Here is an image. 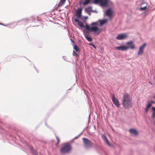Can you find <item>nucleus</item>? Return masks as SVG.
I'll use <instances>...</instances> for the list:
<instances>
[{
  "mask_svg": "<svg viewBox=\"0 0 155 155\" xmlns=\"http://www.w3.org/2000/svg\"><path fill=\"white\" fill-rule=\"evenodd\" d=\"M87 18H88L87 17H85V19H86Z\"/></svg>",
  "mask_w": 155,
  "mask_h": 155,
  "instance_id": "nucleus-34",
  "label": "nucleus"
},
{
  "mask_svg": "<svg viewBox=\"0 0 155 155\" xmlns=\"http://www.w3.org/2000/svg\"><path fill=\"white\" fill-rule=\"evenodd\" d=\"M86 29L90 31H93L94 32H98V34H99L101 30L98 28L97 26H94L90 28L89 25L86 24L85 26Z\"/></svg>",
  "mask_w": 155,
  "mask_h": 155,
  "instance_id": "nucleus-4",
  "label": "nucleus"
},
{
  "mask_svg": "<svg viewBox=\"0 0 155 155\" xmlns=\"http://www.w3.org/2000/svg\"><path fill=\"white\" fill-rule=\"evenodd\" d=\"M89 45H91V46H92V47H93L95 49H96V47H95V45L93 44V43H90L89 44Z\"/></svg>",
  "mask_w": 155,
  "mask_h": 155,
  "instance_id": "nucleus-24",
  "label": "nucleus"
},
{
  "mask_svg": "<svg viewBox=\"0 0 155 155\" xmlns=\"http://www.w3.org/2000/svg\"><path fill=\"white\" fill-rule=\"evenodd\" d=\"M107 145H108L109 146H110V147H111L112 146V145L110 144V143H109V141L107 140Z\"/></svg>",
  "mask_w": 155,
  "mask_h": 155,
  "instance_id": "nucleus-25",
  "label": "nucleus"
},
{
  "mask_svg": "<svg viewBox=\"0 0 155 155\" xmlns=\"http://www.w3.org/2000/svg\"><path fill=\"white\" fill-rule=\"evenodd\" d=\"M71 41H72V42L73 43H74V42L73 40H72V39H71Z\"/></svg>",
  "mask_w": 155,
  "mask_h": 155,
  "instance_id": "nucleus-35",
  "label": "nucleus"
},
{
  "mask_svg": "<svg viewBox=\"0 0 155 155\" xmlns=\"http://www.w3.org/2000/svg\"><path fill=\"white\" fill-rule=\"evenodd\" d=\"M74 49L77 52L80 51L79 48L76 45H74Z\"/></svg>",
  "mask_w": 155,
  "mask_h": 155,
  "instance_id": "nucleus-19",
  "label": "nucleus"
},
{
  "mask_svg": "<svg viewBox=\"0 0 155 155\" xmlns=\"http://www.w3.org/2000/svg\"><path fill=\"white\" fill-rule=\"evenodd\" d=\"M71 145L68 143H65L60 149V151L62 153H68L71 150Z\"/></svg>",
  "mask_w": 155,
  "mask_h": 155,
  "instance_id": "nucleus-3",
  "label": "nucleus"
},
{
  "mask_svg": "<svg viewBox=\"0 0 155 155\" xmlns=\"http://www.w3.org/2000/svg\"><path fill=\"white\" fill-rule=\"evenodd\" d=\"M72 54L75 57H77L78 56V54L76 53L74 51H73Z\"/></svg>",
  "mask_w": 155,
  "mask_h": 155,
  "instance_id": "nucleus-22",
  "label": "nucleus"
},
{
  "mask_svg": "<svg viewBox=\"0 0 155 155\" xmlns=\"http://www.w3.org/2000/svg\"><path fill=\"white\" fill-rule=\"evenodd\" d=\"M33 153H34L35 154L36 153V152L35 151H34V152Z\"/></svg>",
  "mask_w": 155,
  "mask_h": 155,
  "instance_id": "nucleus-33",
  "label": "nucleus"
},
{
  "mask_svg": "<svg viewBox=\"0 0 155 155\" xmlns=\"http://www.w3.org/2000/svg\"><path fill=\"white\" fill-rule=\"evenodd\" d=\"M114 12L111 8L107 9V21H111L114 16Z\"/></svg>",
  "mask_w": 155,
  "mask_h": 155,
  "instance_id": "nucleus-5",
  "label": "nucleus"
},
{
  "mask_svg": "<svg viewBox=\"0 0 155 155\" xmlns=\"http://www.w3.org/2000/svg\"><path fill=\"white\" fill-rule=\"evenodd\" d=\"M146 45V43H144L142 46L140 47L138 51V55H141L143 54L144 49Z\"/></svg>",
  "mask_w": 155,
  "mask_h": 155,
  "instance_id": "nucleus-6",
  "label": "nucleus"
},
{
  "mask_svg": "<svg viewBox=\"0 0 155 155\" xmlns=\"http://www.w3.org/2000/svg\"><path fill=\"white\" fill-rule=\"evenodd\" d=\"M101 138L105 142L107 143V137L105 133L102 134L101 135Z\"/></svg>",
  "mask_w": 155,
  "mask_h": 155,
  "instance_id": "nucleus-17",
  "label": "nucleus"
},
{
  "mask_svg": "<svg viewBox=\"0 0 155 155\" xmlns=\"http://www.w3.org/2000/svg\"><path fill=\"white\" fill-rule=\"evenodd\" d=\"M112 100L115 105L118 107H120V104L118 101L116 99L114 94L113 95Z\"/></svg>",
  "mask_w": 155,
  "mask_h": 155,
  "instance_id": "nucleus-10",
  "label": "nucleus"
},
{
  "mask_svg": "<svg viewBox=\"0 0 155 155\" xmlns=\"http://www.w3.org/2000/svg\"><path fill=\"white\" fill-rule=\"evenodd\" d=\"M91 0H85L83 3V5H86L89 3ZM95 4H100L101 6L107 5V0H94Z\"/></svg>",
  "mask_w": 155,
  "mask_h": 155,
  "instance_id": "nucleus-2",
  "label": "nucleus"
},
{
  "mask_svg": "<svg viewBox=\"0 0 155 155\" xmlns=\"http://www.w3.org/2000/svg\"><path fill=\"white\" fill-rule=\"evenodd\" d=\"M152 117H155V112H153L152 114Z\"/></svg>",
  "mask_w": 155,
  "mask_h": 155,
  "instance_id": "nucleus-28",
  "label": "nucleus"
},
{
  "mask_svg": "<svg viewBox=\"0 0 155 155\" xmlns=\"http://www.w3.org/2000/svg\"><path fill=\"white\" fill-rule=\"evenodd\" d=\"M86 39L89 41H92V39L91 38L89 37L86 36Z\"/></svg>",
  "mask_w": 155,
  "mask_h": 155,
  "instance_id": "nucleus-21",
  "label": "nucleus"
},
{
  "mask_svg": "<svg viewBox=\"0 0 155 155\" xmlns=\"http://www.w3.org/2000/svg\"><path fill=\"white\" fill-rule=\"evenodd\" d=\"M85 11L86 12L90 15V13L92 11V8L91 6H89L86 8L85 9Z\"/></svg>",
  "mask_w": 155,
  "mask_h": 155,
  "instance_id": "nucleus-14",
  "label": "nucleus"
},
{
  "mask_svg": "<svg viewBox=\"0 0 155 155\" xmlns=\"http://www.w3.org/2000/svg\"><path fill=\"white\" fill-rule=\"evenodd\" d=\"M146 7H143V8H140V9L141 10H144L146 9Z\"/></svg>",
  "mask_w": 155,
  "mask_h": 155,
  "instance_id": "nucleus-27",
  "label": "nucleus"
},
{
  "mask_svg": "<svg viewBox=\"0 0 155 155\" xmlns=\"http://www.w3.org/2000/svg\"><path fill=\"white\" fill-rule=\"evenodd\" d=\"M116 49L120 51H126L128 49V48L127 46H121L116 47Z\"/></svg>",
  "mask_w": 155,
  "mask_h": 155,
  "instance_id": "nucleus-9",
  "label": "nucleus"
},
{
  "mask_svg": "<svg viewBox=\"0 0 155 155\" xmlns=\"http://www.w3.org/2000/svg\"><path fill=\"white\" fill-rule=\"evenodd\" d=\"M152 109L153 111H155V107H153L152 108Z\"/></svg>",
  "mask_w": 155,
  "mask_h": 155,
  "instance_id": "nucleus-30",
  "label": "nucleus"
},
{
  "mask_svg": "<svg viewBox=\"0 0 155 155\" xmlns=\"http://www.w3.org/2000/svg\"><path fill=\"white\" fill-rule=\"evenodd\" d=\"M81 12L82 9L81 8L78 9L76 11V16L78 18H80L81 17Z\"/></svg>",
  "mask_w": 155,
  "mask_h": 155,
  "instance_id": "nucleus-13",
  "label": "nucleus"
},
{
  "mask_svg": "<svg viewBox=\"0 0 155 155\" xmlns=\"http://www.w3.org/2000/svg\"><path fill=\"white\" fill-rule=\"evenodd\" d=\"M56 139H57V143L56 144V145H57L58 144V143H59V142H60V140H59V139L58 137H57V136H56Z\"/></svg>",
  "mask_w": 155,
  "mask_h": 155,
  "instance_id": "nucleus-23",
  "label": "nucleus"
},
{
  "mask_svg": "<svg viewBox=\"0 0 155 155\" xmlns=\"http://www.w3.org/2000/svg\"><path fill=\"white\" fill-rule=\"evenodd\" d=\"M98 22L100 23V25L102 26L107 22V19L104 20H99Z\"/></svg>",
  "mask_w": 155,
  "mask_h": 155,
  "instance_id": "nucleus-15",
  "label": "nucleus"
},
{
  "mask_svg": "<svg viewBox=\"0 0 155 155\" xmlns=\"http://www.w3.org/2000/svg\"><path fill=\"white\" fill-rule=\"evenodd\" d=\"M127 37V35L126 34H120L118 35L116 37V39L117 40H122L126 38Z\"/></svg>",
  "mask_w": 155,
  "mask_h": 155,
  "instance_id": "nucleus-8",
  "label": "nucleus"
},
{
  "mask_svg": "<svg viewBox=\"0 0 155 155\" xmlns=\"http://www.w3.org/2000/svg\"><path fill=\"white\" fill-rule=\"evenodd\" d=\"M107 6H108V4L109 2L110 1H109V0H107Z\"/></svg>",
  "mask_w": 155,
  "mask_h": 155,
  "instance_id": "nucleus-31",
  "label": "nucleus"
},
{
  "mask_svg": "<svg viewBox=\"0 0 155 155\" xmlns=\"http://www.w3.org/2000/svg\"><path fill=\"white\" fill-rule=\"evenodd\" d=\"M126 44L128 45V46H127L128 48V49L130 48L133 49L135 48L134 45V44L133 41H132L127 42L126 43Z\"/></svg>",
  "mask_w": 155,
  "mask_h": 155,
  "instance_id": "nucleus-11",
  "label": "nucleus"
},
{
  "mask_svg": "<svg viewBox=\"0 0 155 155\" xmlns=\"http://www.w3.org/2000/svg\"><path fill=\"white\" fill-rule=\"evenodd\" d=\"M131 134L135 135H137L138 134V132L137 131V130L134 129H130L129 130Z\"/></svg>",
  "mask_w": 155,
  "mask_h": 155,
  "instance_id": "nucleus-16",
  "label": "nucleus"
},
{
  "mask_svg": "<svg viewBox=\"0 0 155 155\" xmlns=\"http://www.w3.org/2000/svg\"><path fill=\"white\" fill-rule=\"evenodd\" d=\"M148 108H148V107H146V108L145 109V111H146V112H147L148 111Z\"/></svg>",
  "mask_w": 155,
  "mask_h": 155,
  "instance_id": "nucleus-29",
  "label": "nucleus"
},
{
  "mask_svg": "<svg viewBox=\"0 0 155 155\" xmlns=\"http://www.w3.org/2000/svg\"><path fill=\"white\" fill-rule=\"evenodd\" d=\"M151 104L150 103H149L148 104L147 107L149 108L150 107H151Z\"/></svg>",
  "mask_w": 155,
  "mask_h": 155,
  "instance_id": "nucleus-26",
  "label": "nucleus"
},
{
  "mask_svg": "<svg viewBox=\"0 0 155 155\" xmlns=\"http://www.w3.org/2000/svg\"><path fill=\"white\" fill-rule=\"evenodd\" d=\"M122 105L125 109H129L132 106V98L127 93L124 94L123 96L122 101Z\"/></svg>",
  "mask_w": 155,
  "mask_h": 155,
  "instance_id": "nucleus-1",
  "label": "nucleus"
},
{
  "mask_svg": "<svg viewBox=\"0 0 155 155\" xmlns=\"http://www.w3.org/2000/svg\"><path fill=\"white\" fill-rule=\"evenodd\" d=\"M65 1L66 0H61L58 4V7H59L62 6L64 3Z\"/></svg>",
  "mask_w": 155,
  "mask_h": 155,
  "instance_id": "nucleus-18",
  "label": "nucleus"
},
{
  "mask_svg": "<svg viewBox=\"0 0 155 155\" xmlns=\"http://www.w3.org/2000/svg\"><path fill=\"white\" fill-rule=\"evenodd\" d=\"M105 14L107 15V10L105 11Z\"/></svg>",
  "mask_w": 155,
  "mask_h": 155,
  "instance_id": "nucleus-32",
  "label": "nucleus"
},
{
  "mask_svg": "<svg viewBox=\"0 0 155 155\" xmlns=\"http://www.w3.org/2000/svg\"><path fill=\"white\" fill-rule=\"evenodd\" d=\"M99 22H98V21H96L94 22H92L91 24V25H95V26H97V25H99L98 23Z\"/></svg>",
  "mask_w": 155,
  "mask_h": 155,
  "instance_id": "nucleus-20",
  "label": "nucleus"
},
{
  "mask_svg": "<svg viewBox=\"0 0 155 155\" xmlns=\"http://www.w3.org/2000/svg\"><path fill=\"white\" fill-rule=\"evenodd\" d=\"M74 21L77 23L78 25L81 28H83L85 26L83 25L82 22H81L78 20L77 19L75 18L74 19Z\"/></svg>",
  "mask_w": 155,
  "mask_h": 155,
  "instance_id": "nucleus-12",
  "label": "nucleus"
},
{
  "mask_svg": "<svg viewBox=\"0 0 155 155\" xmlns=\"http://www.w3.org/2000/svg\"><path fill=\"white\" fill-rule=\"evenodd\" d=\"M84 145L87 147L91 146L92 145V143L88 139L85 138H83Z\"/></svg>",
  "mask_w": 155,
  "mask_h": 155,
  "instance_id": "nucleus-7",
  "label": "nucleus"
}]
</instances>
